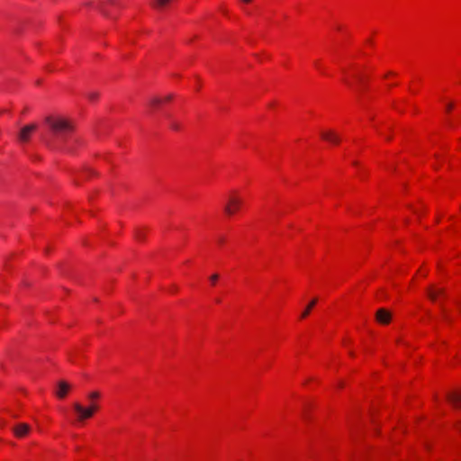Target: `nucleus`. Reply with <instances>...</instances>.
Masks as SVG:
<instances>
[{"label": "nucleus", "mask_w": 461, "mask_h": 461, "mask_svg": "<svg viewBox=\"0 0 461 461\" xmlns=\"http://www.w3.org/2000/svg\"><path fill=\"white\" fill-rule=\"evenodd\" d=\"M53 137L54 142L59 144L66 143L74 131V125L70 120L61 115H50L45 118Z\"/></svg>", "instance_id": "f257e3e1"}, {"label": "nucleus", "mask_w": 461, "mask_h": 461, "mask_svg": "<svg viewBox=\"0 0 461 461\" xmlns=\"http://www.w3.org/2000/svg\"><path fill=\"white\" fill-rule=\"evenodd\" d=\"M100 397L101 393L98 391H93L87 394V399L89 401V404L87 406H83L78 402L73 403V409L77 413V421L83 422L94 416V414L99 410L97 401Z\"/></svg>", "instance_id": "f03ea898"}, {"label": "nucleus", "mask_w": 461, "mask_h": 461, "mask_svg": "<svg viewBox=\"0 0 461 461\" xmlns=\"http://www.w3.org/2000/svg\"><path fill=\"white\" fill-rule=\"evenodd\" d=\"M242 205V199L234 194H230L226 204L224 205V212L227 215L231 216L236 213Z\"/></svg>", "instance_id": "7ed1b4c3"}, {"label": "nucleus", "mask_w": 461, "mask_h": 461, "mask_svg": "<svg viewBox=\"0 0 461 461\" xmlns=\"http://www.w3.org/2000/svg\"><path fill=\"white\" fill-rule=\"evenodd\" d=\"M107 5H111L116 7H122V5L119 0H107L105 2H100L96 5V9H98L104 16L108 18H112V13L106 7Z\"/></svg>", "instance_id": "20e7f679"}, {"label": "nucleus", "mask_w": 461, "mask_h": 461, "mask_svg": "<svg viewBox=\"0 0 461 461\" xmlns=\"http://www.w3.org/2000/svg\"><path fill=\"white\" fill-rule=\"evenodd\" d=\"M37 129V125L32 123L23 127L18 134V140L21 142H27L31 134Z\"/></svg>", "instance_id": "39448f33"}, {"label": "nucleus", "mask_w": 461, "mask_h": 461, "mask_svg": "<svg viewBox=\"0 0 461 461\" xmlns=\"http://www.w3.org/2000/svg\"><path fill=\"white\" fill-rule=\"evenodd\" d=\"M375 319L381 324H388L391 321L392 314L386 309L381 308L377 310Z\"/></svg>", "instance_id": "423d86ee"}, {"label": "nucleus", "mask_w": 461, "mask_h": 461, "mask_svg": "<svg viewBox=\"0 0 461 461\" xmlns=\"http://www.w3.org/2000/svg\"><path fill=\"white\" fill-rule=\"evenodd\" d=\"M70 388L71 385L67 381L61 380L58 382V390L56 391L55 394L58 398L63 399L67 396Z\"/></svg>", "instance_id": "0eeeda50"}, {"label": "nucleus", "mask_w": 461, "mask_h": 461, "mask_svg": "<svg viewBox=\"0 0 461 461\" xmlns=\"http://www.w3.org/2000/svg\"><path fill=\"white\" fill-rule=\"evenodd\" d=\"M30 429L31 428L28 424L19 423L13 429V431L16 437L23 438L29 433Z\"/></svg>", "instance_id": "6e6552de"}, {"label": "nucleus", "mask_w": 461, "mask_h": 461, "mask_svg": "<svg viewBox=\"0 0 461 461\" xmlns=\"http://www.w3.org/2000/svg\"><path fill=\"white\" fill-rule=\"evenodd\" d=\"M427 294L431 301L436 302L438 296H445V290L429 286L427 290Z\"/></svg>", "instance_id": "1a4fd4ad"}, {"label": "nucleus", "mask_w": 461, "mask_h": 461, "mask_svg": "<svg viewBox=\"0 0 461 461\" xmlns=\"http://www.w3.org/2000/svg\"><path fill=\"white\" fill-rule=\"evenodd\" d=\"M427 294L431 301L436 302L438 296H445V290L429 286L427 290Z\"/></svg>", "instance_id": "9d476101"}, {"label": "nucleus", "mask_w": 461, "mask_h": 461, "mask_svg": "<svg viewBox=\"0 0 461 461\" xmlns=\"http://www.w3.org/2000/svg\"><path fill=\"white\" fill-rule=\"evenodd\" d=\"M321 138L327 141H330L331 143H339L340 139L339 137L333 131H328L321 132Z\"/></svg>", "instance_id": "9b49d317"}, {"label": "nucleus", "mask_w": 461, "mask_h": 461, "mask_svg": "<svg viewBox=\"0 0 461 461\" xmlns=\"http://www.w3.org/2000/svg\"><path fill=\"white\" fill-rule=\"evenodd\" d=\"M448 401L456 408L461 407V393L454 392L447 394Z\"/></svg>", "instance_id": "f8f14e48"}, {"label": "nucleus", "mask_w": 461, "mask_h": 461, "mask_svg": "<svg viewBox=\"0 0 461 461\" xmlns=\"http://www.w3.org/2000/svg\"><path fill=\"white\" fill-rule=\"evenodd\" d=\"M172 0H151L150 5L155 9H163L166 7Z\"/></svg>", "instance_id": "ddd939ff"}, {"label": "nucleus", "mask_w": 461, "mask_h": 461, "mask_svg": "<svg viewBox=\"0 0 461 461\" xmlns=\"http://www.w3.org/2000/svg\"><path fill=\"white\" fill-rule=\"evenodd\" d=\"M316 303H317V299L312 300L310 302V303L307 305L306 309L303 312L301 317L302 318H306L309 315V313H310L311 310L312 309V307L316 304Z\"/></svg>", "instance_id": "4468645a"}, {"label": "nucleus", "mask_w": 461, "mask_h": 461, "mask_svg": "<svg viewBox=\"0 0 461 461\" xmlns=\"http://www.w3.org/2000/svg\"><path fill=\"white\" fill-rule=\"evenodd\" d=\"M150 105L152 106H157L158 104H160L162 103V99L159 98V97H153L151 100H150Z\"/></svg>", "instance_id": "2eb2a0df"}, {"label": "nucleus", "mask_w": 461, "mask_h": 461, "mask_svg": "<svg viewBox=\"0 0 461 461\" xmlns=\"http://www.w3.org/2000/svg\"><path fill=\"white\" fill-rule=\"evenodd\" d=\"M99 94L97 92H90L87 94V97L91 101H95L97 99Z\"/></svg>", "instance_id": "dca6fc26"}, {"label": "nucleus", "mask_w": 461, "mask_h": 461, "mask_svg": "<svg viewBox=\"0 0 461 461\" xmlns=\"http://www.w3.org/2000/svg\"><path fill=\"white\" fill-rule=\"evenodd\" d=\"M218 279H219L218 274H213L210 276V281H211L212 285H214Z\"/></svg>", "instance_id": "f3484780"}, {"label": "nucleus", "mask_w": 461, "mask_h": 461, "mask_svg": "<svg viewBox=\"0 0 461 461\" xmlns=\"http://www.w3.org/2000/svg\"><path fill=\"white\" fill-rule=\"evenodd\" d=\"M453 106H454V104L452 103L447 104V107H446L447 111V112L451 111Z\"/></svg>", "instance_id": "a211bd4d"}, {"label": "nucleus", "mask_w": 461, "mask_h": 461, "mask_svg": "<svg viewBox=\"0 0 461 461\" xmlns=\"http://www.w3.org/2000/svg\"><path fill=\"white\" fill-rule=\"evenodd\" d=\"M136 238L140 240L142 239V233L140 230L136 231Z\"/></svg>", "instance_id": "6ab92c4d"}, {"label": "nucleus", "mask_w": 461, "mask_h": 461, "mask_svg": "<svg viewBox=\"0 0 461 461\" xmlns=\"http://www.w3.org/2000/svg\"><path fill=\"white\" fill-rule=\"evenodd\" d=\"M171 128H173L174 130H177L178 129V125L176 123V122H172L170 124Z\"/></svg>", "instance_id": "aec40b11"}, {"label": "nucleus", "mask_w": 461, "mask_h": 461, "mask_svg": "<svg viewBox=\"0 0 461 461\" xmlns=\"http://www.w3.org/2000/svg\"><path fill=\"white\" fill-rule=\"evenodd\" d=\"M224 240H224V238H223V237H219V238H218V242H219L220 244L223 243V242H224Z\"/></svg>", "instance_id": "412c9836"}, {"label": "nucleus", "mask_w": 461, "mask_h": 461, "mask_svg": "<svg viewBox=\"0 0 461 461\" xmlns=\"http://www.w3.org/2000/svg\"><path fill=\"white\" fill-rule=\"evenodd\" d=\"M172 99V95H168L165 97V101H169Z\"/></svg>", "instance_id": "4be33fe9"}, {"label": "nucleus", "mask_w": 461, "mask_h": 461, "mask_svg": "<svg viewBox=\"0 0 461 461\" xmlns=\"http://www.w3.org/2000/svg\"><path fill=\"white\" fill-rule=\"evenodd\" d=\"M442 311L444 312V315H445V319L447 320H449V318L447 317V313H446V311L442 308Z\"/></svg>", "instance_id": "5701e85b"}, {"label": "nucleus", "mask_w": 461, "mask_h": 461, "mask_svg": "<svg viewBox=\"0 0 461 461\" xmlns=\"http://www.w3.org/2000/svg\"><path fill=\"white\" fill-rule=\"evenodd\" d=\"M85 5H87V6H91L92 5V2H86V3H85Z\"/></svg>", "instance_id": "b1692460"}]
</instances>
